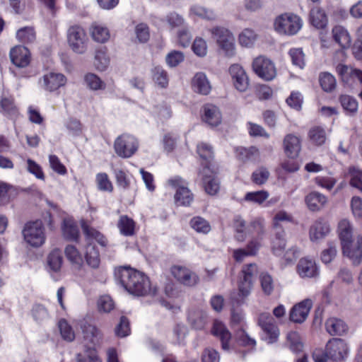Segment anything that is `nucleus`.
<instances>
[{"instance_id": "nucleus-20", "label": "nucleus", "mask_w": 362, "mask_h": 362, "mask_svg": "<svg viewBox=\"0 0 362 362\" xmlns=\"http://www.w3.org/2000/svg\"><path fill=\"white\" fill-rule=\"evenodd\" d=\"M42 81L43 88L46 90L52 92L64 86L66 83V78L62 74L49 72L43 76Z\"/></svg>"}, {"instance_id": "nucleus-19", "label": "nucleus", "mask_w": 362, "mask_h": 362, "mask_svg": "<svg viewBox=\"0 0 362 362\" xmlns=\"http://www.w3.org/2000/svg\"><path fill=\"white\" fill-rule=\"evenodd\" d=\"M10 58L15 66L24 68L30 64V52L24 46H16L10 51Z\"/></svg>"}, {"instance_id": "nucleus-24", "label": "nucleus", "mask_w": 362, "mask_h": 362, "mask_svg": "<svg viewBox=\"0 0 362 362\" xmlns=\"http://www.w3.org/2000/svg\"><path fill=\"white\" fill-rule=\"evenodd\" d=\"M192 87L194 92L204 95H208L211 90L210 82L203 72H198L194 76Z\"/></svg>"}, {"instance_id": "nucleus-42", "label": "nucleus", "mask_w": 362, "mask_h": 362, "mask_svg": "<svg viewBox=\"0 0 362 362\" xmlns=\"http://www.w3.org/2000/svg\"><path fill=\"white\" fill-rule=\"evenodd\" d=\"M310 140L317 146L322 145L326 141V133L322 127H314L308 132Z\"/></svg>"}, {"instance_id": "nucleus-61", "label": "nucleus", "mask_w": 362, "mask_h": 362, "mask_svg": "<svg viewBox=\"0 0 362 362\" xmlns=\"http://www.w3.org/2000/svg\"><path fill=\"white\" fill-rule=\"evenodd\" d=\"M96 182L98 187L101 191L112 192L113 187L112 182L108 178V176L105 173H98L96 175Z\"/></svg>"}, {"instance_id": "nucleus-50", "label": "nucleus", "mask_w": 362, "mask_h": 362, "mask_svg": "<svg viewBox=\"0 0 362 362\" xmlns=\"http://www.w3.org/2000/svg\"><path fill=\"white\" fill-rule=\"evenodd\" d=\"M319 81L322 88L325 92H331L336 87V79L334 76L329 73H322L320 75Z\"/></svg>"}, {"instance_id": "nucleus-54", "label": "nucleus", "mask_w": 362, "mask_h": 362, "mask_svg": "<svg viewBox=\"0 0 362 362\" xmlns=\"http://www.w3.org/2000/svg\"><path fill=\"white\" fill-rule=\"evenodd\" d=\"M59 329L60 331V334L62 335V337L67 341H72L75 339V334L72 329V327L68 324L66 320L62 319L59 320Z\"/></svg>"}, {"instance_id": "nucleus-12", "label": "nucleus", "mask_w": 362, "mask_h": 362, "mask_svg": "<svg viewBox=\"0 0 362 362\" xmlns=\"http://www.w3.org/2000/svg\"><path fill=\"white\" fill-rule=\"evenodd\" d=\"M283 147L286 156L294 159L301 151V139L296 134H288L283 139Z\"/></svg>"}, {"instance_id": "nucleus-1", "label": "nucleus", "mask_w": 362, "mask_h": 362, "mask_svg": "<svg viewBox=\"0 0 362 362\" xmlns=\"http://www.w3.org/2000/svg\"><path fill=\"white\" fill-rule=\"evenodd\" d=\"M115 277L131 294L141 296L154 293L148 278L137 270L127 267H120L115 272Z\"/></svg>"}, {"instance_id": "nucleus-28", "label": "nucleus", "mask_w": 362, "mask_h": 362, "mask_svg": "<svg viewBox=\"0 0 362 362\" xmlns=\"http://www.w3.org/2000/svg\"><path fill=\"white\" fill-rule=\"evenodd\" d=\"M327 332L332 336L342 335L346 332L348 327L345 322L338 318L332 317L325 322Z\"/></svg>"}, {"instance_id": "nucleus-31", "label": "nucleus", "mask_w": 362, "mask_h": 362, "mask_svg": "<svg viewBox=\"0 0 362 362\" xmlns=\"http://www.w3.org/2000/svg\"><path fill=\"white\" fill-rule=\"evenodd\" d=\"M64 254L73 267L78 269L81 268L83 264V257L74 245H68L64 249Z\"/></svg>"}, {"instance_id": "nucleus-16", "label": "nucleus", "mask_w": 362, "mask_h": 362, "mask_svg": "<svg viewBox=\"0 0 362 362\" xmlns=\"http://www.w3.org/2000/svg\"><path fill=\"white\" fill-rule=\"evenodd\" d=\"M83 339L93 347L100 346L103 341V334L100 330L93 325L85 322L81 326Z\"/></svg>"}, {"instance_id": "nucleus-23", "label": "nucleus", "mask_w": 362, "mask_h": 362, "mask_svg": "<svg viewBox=\"0 0 362 362\" xmlns=\"http://www.w3.org/2000/svg\"><path fill=\"white\" fill-rule=\"evenodd\" d=\"M337 232L341 245L352 242L354 226L349 219L343 218L339 221Z\"/></svg>"}, {"instance_id": "nucleus-49", "label": "nucleus", "mask_w": 362, "mask_h": 362, "mask_svg": "<svg viewBox=\"0 0 362 362\" xmlns=\"http://www.w3.org/2000/svg\"><path fill=\"white\" fill-rule=\"evenodd\" d=\"M257 40V35L254 30L246 28L239 35L238 40L240 45L249 47L253 45Z\"/></svg>"}, {"instance_id": "nucleus-46", "label": "nucleus", "mask_w": 362, "mask_h": 362, "mask_svg": "<svg viewBox=\"0 0 362 362\" xmlns=\"http://www.w3.org/2000/svg\"><path fill=\"white\" fill-rule=\"evenodd\" d=\"M16 37L23 43H31L35 40L36 35L33 27H25L17 31Z\"/></svg>"}, {"instance_id": "nucleus-39", "label": "nucleus", "mask_w": 362, "mask_h": 362, "mask_svg": "<svg viewBox=\"0 0 362 362\" xmlns=\"http://www.w3.org/2000/svg\"><path fill=\"white\" fill-rule=\"evenodd\" d=\"M63 257L59 249L53 250L47 257V263L49 268L54 272H59L62 267Z\"/></svg>"}, {"instance_id": "nucleus-59", "label": "nucleus", "mask_w": 362, "mask_h": 362, "mask_svg": "<svg viewBox=\"0 0 362 362\" xmlns=\"http://www.w3.org/2000/svg\"><path fill=\"white\" fill-rule=\"evenodd\" d=\"M197 153L206 161V163H202L203 167L209 166V160L213 158L212 147L207 144L202 143L197 146Z\"/></svg>"}, {"instance_id": "nucleus-4", "label": "nucleus", "mask_w": 362, "mask_h": 362, "mask_svg": "<svg viewBox=\"0 0 362 362\" xmlns=\"http://www.w3.org/2000/svg\"><path fill=\"white\" fill-rule=\"evenodd\" d=\"M302 27V21L294 14H282L274 21V28L280 34L293 35Z\"/></svg>"}, {"instance_id": "nucleus-21", "label": "nucleus", "mask_w": 362, "mask_h": 362, "mask_svg": "<svg viewBox=\"0 0 362 362\" xmlns=\"http://www.w3.org/2000/svg\"><path fill=\"white\" fill-rule=\"evenodd\" d=\"M252 288V282L240 279L238 282V293L233 292L230 299L233 305H240L250 296Z\"/></svg>"}, {"instance_id": "nucleus-27", "label": "nucleus", "mask_w": 362, "mask_h": 362, "mask_svg": "<svg viewBox=\"0 0 362 362\" xmlns=\"http://www.w3.org/2000/svg\"><path fill=\"white\" fill-rule=\"evenodd\" d=\"M204 121L211 127L218 126L221 122V115L218 108L212 105L204 107Z\"/></svg>"}, {"instance_id": "nucleus-43", "label": "nucleus", "mask_w": 362, "mask_h": 362, "mask_svg": "<svg viewBox=\"0 0 362 362\" xmlns=\"http://www.w3.org/2000/svg\"><path fill=\"white\" fill-rule=\"evenodd\" d=\"M236 156L241 161L246 162L253 159L255 156L259 154L258 149L255 146L248 148L244 147H237L235 148Z\"/></svg>"}, {"instance_id": "nucleus-56", "label": "nucleus", "mask_w": 362, "mask_h": 362, "mask_svg": "<svg viewBox=\"0 0 362 362\" xmlns=\"http://www.w3.org/2000/svg\"><path fill=\"white\" fill-rule=\"evenodd\" d=\"M95 66L100 71H104L110 64V59L107 53L103 49H98L95 55Z\"/></svg>"}, {"instance_id": "nucleus-57", "label": "nucleus", "mask_w": 362, "mask_h": 362, "mask_svg": "<svg viewBox=\"0 0 362 362\" xmlns=\"http://www.w3.org/2000/svg\"><path fill=\"white\" fill-rule=\"evenodd\" d=\"M349 173L351 176L350 185L362 192V171L356 167H350Z\"/></svg>"}, {"instance_id": "nucleus-63", "label": "nucleus", "mask_w": 362, "mask_h": 362, "mask_svg": "<svg viewBox=\"0 0 362 362\" xmlns=\"http://www.w3.org/2000/svg\"><path fill=\"white\" fill-rule=\"evenodd\" d=\"M289 55L293 65L303 68L305 65L304 54L300 48H293L290 49Z\"/></svg>"}, {"instance_id": "nucleus-33", "label": "nucleus", "mask_w": 362, "mask_h": 362, "mask_svg": "<svg viewBox=\"0 0 362 362\" xmlns=\"http://www.w3.org/2000/svg\"><path fill=\"white\" fill-rule=\"evenodd\" d=\"M85 258L86 263L90 267L96 269L99 267L100 262L99 252L93 243L87 244Z\"/></svg>"}, {"instance_id": "nucleus-10", "label": "nucleus", "mask_w": 362, "mask_h": 362, "mask_svg": "<svg viewBox=\"0 0 362 362\" xmlns=\"http://www.w3.org/2000/svg\"><path fill=\"white\" fill-rule=\"evenodd\" d=\"M327 354L329 358L333 361H341L348 354V347L346 342L339 338H333L326 344Z\"/></svg>"}, {"instance_id": "nucleus-62", "label": "nucleus", "mask_w": 362, "mask_h": 362, "mask_svg": "<svg viewBox=\"0 0 362 362\" xmlns=\"http://www.w3.org/2000/svg\"><path fill=\"white\" fill-rule=\"evenodd\" d=\"M184 54L180 51H172L166 56L165 61L170 67H175L184 60Z\"/></svg>"}, {"instance_id": "nucleus-55", "label": "nucleus", "mask_w": 362, "mask_h": 362, "mask_svg": "<svg viewBox=\"0 0 362 362\" xmlns=\"http://www.w3.org/2000/svg\"><path fill=\"white\" fill-rule=\"evenodd\" d=\"M85 81L86 85L93 90H103L105 88V83L94 74H86Z\"/></svg>"}, {"instance_id": "nucleus-11", "label": "nucleus", "mask_w": 362, "mask_h": 362, "mask_svg": "<svg viewBox=\"0 0 362 362\" xmlns=\"http://www.w3.org/2000/svg\"><path fill=\"white\" fill-rule=\"evenodd\" d=\"M171 274L180 284L187 286H194L199 281V276L189 269L182 266H173Z\"/></svg>"}, {"instance_id": "nucleus-48", "label": "nucleus", "mask_w": 362, "mask_h": 362, "mask_svg": "<svg viewBox=\"0 0 362 362\" xmlns=\"http://www.w3.org/2000/svg\"><path fill=\"white\" fill-rule=\"evenodd\" d=\"M235 338L237 343L243 346H248L254 348L256 346V341L254 339L251 338L243 329H238L235 334Z\"/></svg>"}, {"instance_id": "nucleus-47", "label": "nucleus", "mask_w": 362, "mask_h": 362, "mask_svg": "<svg viewBox=\"0 0 362 362\" xmlns=\"http://www.w3.org/2000/svg\"><path fill=\"white\" fill-rule=\"evenodd\" d=\"M286 341L289 349L293 352H300L303 349V343L299 334L296 332H290L287 334Z\"/></svg>"}, {"instance_id": "nucleus-18", "label": "nucleus", "mask_w": 362, "mask_h": 362, "mask_svg": "<svg viewBox=\"0 0 362 362\" xmlns=\"http://www.w3.org/2000/svg\"><path fill=\"white\" fill-rule=\"evenodd\" d=\"M330 230L329 222L323 218H319L316 220L310 228V239L313 242H317L325 238L330 233Z\"/></svg>"}, {"instance_id": "nucleus-6", "label": "nucleus", "mask_w": 362, "mask_h": 362, "mask_svg": "<svg viewBox=\"0 0 362 362\" xmlns=\"http://www.w3.org/2000/svg\"><path fill=\"white\" fill-rule=\"evenodd\" d=\"M67 40L71 49L78 54L86 50L88 37L86 32L79 25L71 26L67 31Z\"/></svg>"}, {"instance_id": "nucleus-45", "label": "nucleus", "mask_w": 362, "mask_h": 362, "mask_svg": "<svg viewBox=\"0 0 362 362\" xmlns=\"http://www.w3.org/2000/svg\"><path fill=\"white\" fill-rule=\"evenodd\" d=\"M191 227L197 233L206 234L211 230L209 223L200 216H196L190 221Z\"/></svg>"}, {"instance_id": "nucleus-2", "label": "nucleus", "mask_w": 362, "mask_h": 362, "mask_svg": "<svg viewBox=\"0 0 362 362\" xmlns=\"http://www.w3.org/2000/svg\"><path fill=\"white\" fill-rule=\"evenodd\" d=\"M212 38L226 57H232L235 54V37L226 28L216 26L209 30Z\"/></svg>"}, {"instance_id": "nucleus-30", "label": "nucleus", "mask_w": 362, "mask_h": 362, "mask_svg": "<svg viewBox=\"0 0 362 362\" xmlns=\"http://www.w3.org/2000/svg\"><path fill=\"white\" fill-rule=\"evenodd\" d=\"M310 21L316 28L323 29L327 26V18L322 8L314 7L310 12Z\"/></svg>"}, {"instance_id": "nucleus-35", "label": "nucleus", "mask_w": 362, "mask_h": 362, "mask_svg": "<svg viewBox=\"0 0 362 362\" xmlns=\"http://www.w3.org/2000/svg\"><path fill=\"white\" fill-rule=\"evenodd\" d=\"M62 232L64 237L69 240H77L79 231L77 225L71 220H64Z\"/></svg>"}, {"instance_id": "nucleus-15", "label": "nucleus", "mask_w": 362, "mask_h": 362, "mask_svg": "<svg viewBox=\"0 0 362 362\" xmlns=\"http://www.w3.org/2000/svg\"><path fill=\"white\" fill-rule=\"evenodd\" d=\"M342 252L348 257L353 264L358 265L362 261V238L358 237L355 244L353 241L341 245Z\"/></svg>"}, {"instance_id": "nucleus-3", "label": "nucleus", "mask_w": 362, "mask_h": 362, "mask_svg": "<svg viewBox=\"0 0 362 362\" xmlns=\"http://www.w3.org/2000/svg\"><path fill=\"white\" fill-rule=\"evenodd\" d=\"M45 228L41 221L25 223L22 230L25 241L32 247L41 246L45 240Z\"/></svg>"}, {"instance_id": "nucleus-34", "label": "nucleus", "mask_w": 362, "mask_h": 362, "mask_svg": "<svg viewBox=\"0 0 362 362\" xmlns=\"http://www.w3.org/2000/svg\"><path fill=\"white\" fill-rule=\"evenodd\" d=\"M333 37L342 48L349 47L351 45V37L347 30L340 25H337L332 29Z\"/></svg>"}, {"instance_id": "nucleus-40", "label": "nucleus", "mask_w": 362, "mask_h": 362, "mask_svg": "<svg viewBox=\"0 0 362 362\" xmlns=\"http://www.w3.org/2000/svg\"><path fill=\"white\" fill-rule=\"evenodd\" d=\"M153 80L161 88H165L168 84V76L161 66H155L152 71Z\"/></svg>"}, {"instance_id": "nucleus-64", "label": "nucleus", "mask_w": 362, "mask_h": 362, "mask_svg": "<svg viewBox=\"0 0 362 362\" xmlns=\"http://www.w3.org/2000/svg\"><path fill=\"white\" fill-rule=\"evenodd\" d=\"M351 212L357 219H362V199L358 196H354L350 202Z\"/></svg>"}, {"instance_id": "nucleus-13", "label": "nucleus", "mask_w": 362, "mask_h": 362, "mask_svg": "<svg viewBox=\"0 0 362 362\" xmlns=\"http://www.w3.org/2000/svg\"><path fill=\"white\" fill-rule=\"evenodd\" d=\"M229 72L235 88L241 92L245 91L249 86V79L243 67L237 64H233Z\"/></svg>"}, {"instance_id": "nucleus-22", "label": "nucleus", "mask_w": 362, "mask_h": 362, "mask_svg": "<svg viewBox=\"0 0 362 362\" xmlns=\"http://www.w3.org/2000/svg\"><path fill=\"white\" fill-rule=\"evenodd\" d=\"M211 333L221 340V346L223 350H229V342L231 339V334L225 325L220 321H214Z\"/></svg>"}, {"instance_id": "nucleus-17", "label": "nucleus", "mask_w": 362, "mask_h": 362, "mask_svg": "<svg viewBox=\"0 0 362 362\" xmlns=\"http://www.w3.org/2000/svg\"><path fill=\"white\" fill-rule=\"evenodd\" d=\"M313 303L305 299L295 305L290 311V320L296 323H302L307 318L312 308Z\"/></svg>"}, {"instance_id": "nucleus-8", "label": "nucleus", "mask_w": 362, "mask_h": 362, "mask_svg": "<svg viewBox=\"0 0 362 362\" xmlns=\"http://www.w3.org/2000/svg\"><path fill=\"white\" fill-rule=\"evenodd\" d=\"M252 66L254 72L265 81H271L276 75L274 63L265 57L259 56L254 59Z\"/></svg>"}, {"instance_id": "nucleus-53", "label": "nucleus", "mask_w": 362, "mask_h": 362, "mask_svg": "<svg viewBox=\"0 0 362 362\" xmlns=\"http://www.w3.org/2000/svg\"><path fill=\"white\" fill-rule=\"evenodd\" d=\"M259 281L263 293L269 296L274 291V281L271 275L267 272H263L259 276Z\"/></svg>"}, {"instance_id": "nucleus-37", "label": "nucleus", "mask_w": 362, "mask_h": 362, "mask_svg": "<svg viewBox=\"0 0 362 362\" xmlns=\"http://www.w3.org/2000/svg\"><path fill=\"white\" fill-rule=\"evenodd\" d=\"M337 71L341 76L342 80H347V76L357 78L362 83V71L357 69L350 68L346 65L339 64L337 66Z\"/></svg>"}, {"instance_id": "nucleus-36", "label": "nucleus", "mask_w": 362, "mask_h": 362, "mask_svg": "<svg viewBox=\"0 0 362 362\" xmlns=\"http://www.w3.org/2000/svg\"><path fill=\"white\" fill-rule=\"evenodd\" d=\"M90 34L93 39L100 43H104L110 38V33L106 27L93 24L90 28Z\"/></svg>"}, {"instance_id": "nucleus-25", "label": "nucleus", "mask_w": 362, "mask_h": 362, "mask_svg": "<svg viewBox=\"0 0 362 362\" xmlns=\"http://www.w3.org/2000/svg\"><path fill=\"white\" fill-rule=\"evenodd\" d=\"M297 272L302 278H312L318 274L317 267L315 261L307 258L300 259L297 264Z\"/></svg>"}, {"instance_id": "nucleus-32", "label": "nucleus", "mask_w": 362, "mask_h": 362, "mask_svg": "<svg viewBox=\"0 0 362 362\" xmlns=\"http://www.w3.org/2000/svg\"><path fill=\"white\" fill-rule=\"evenodd\" d=\"M136 223L129 216L124 215L119 217L117 222V227L122 235L124 236H132L135 233Z\"/></svg>"}, {"instance_id": "nucleus-14", "label": "nucleus", "mask_w": 362, "mask_h": 362, "mask_svg": "<svg viewBox=\"0 0 362 362\" xmlns=\"http://www.w3.org/2000/svg\"><path fill=\"white\" fill-rule=\"evenodd\" d=\"M205 191L210 195L216 194L220 188L218 180L214 177V172L209 166H204L202 170L199 171Z\"/></svg>"}, {"instance_id": "nucleus-52", "label": "nucleus", "mask_w": 362, "mask_h": 362, "mask_svg": "<svg viewBox=\"0 0 362 362\" xmlns=\"http://www.w3.org/2000/svg\"><path fill=\"white\" fill-rule=\"evenodd\" d=\"M206 315L201 310H193L189 313L188 320L195 329H200L205 324Z\"/></svg>"}, {"instance_id": "nucleus-26", "label": "nucleus", "mask_w": 362, "mask_h": 362, "mask_svg": "<svg viewBox=\"0 0 362 362\" xmlns=\"http://www.w3.org/2000/svg\"><path fill=\"white\" fill-rule=\"evenodd\" d=\"M327 202V198L317 192H313L305 197V203L310 211H317L323 208Z\"/></svg>"}, {"instance_id": "nucleus-44", "label": "nucleus", "mask_w": 362, "mask_h": 362, "mask_svg": "<svg viewBox=\"0 0 362 362\" xmlns=\"http://www.w3.org/2000/svg\"><path fill=\"white\" fill-rule=\"evenodd\" d=\"M269 194L267 191L260 190L246 193L244 199L246 202L260 205L269 198Z\"/></svg>"}, {"instance_id": "nucleus-51", "label": "nucleus", "mask_w": 362, "mask_h": 362, "mask_svg": "<svg viewBox=\"0 0 362 362\" xmlns=\"http://www.w3.org/2000/svg\"><path fill=\"white\" fill-rule=\"evenodd\" d=\"M339 101L343 108L350 114H354L358 110L357 100L348 95H341L339 97Z\"/></svg>"}, {"instance_id": "nucleus-58", "label": "nucleus", "mask_w": 362, "mask_h": 362, "mask_svg": "<svg viewBox=\"0 0 362 362\" xmlns=\"http://www.w3.org/2000/svg\"><path fill=\"white\" fill-rule=\"evenodd\" d=\"M337 253V244L333 242H328L327 248L322 252L321 259L324 263L328 264L334 259Z\"/></svg>"}, {"instance_id": "nucleus-9", "label": "nucleus", "mask_w": 362, "mask_h": 362, "mask_svg": "<svg viewBox=\"0 0 362 362\" xmlns=\"http://www.w3.org/2000/svg\"><path fill=\"white\" fill-rule=\"evenodd\" d=\"M168 183L176 189L175 201L177 205L189 206L193 201V194L190 190L185 186V181L180 177H175L168 180Z\"/></svg>"}, {"instance_id": "nucleus-41", "label": "nucleus", "mask_w": 362, "mask_h": 362, "mask_svg": "<svg viewBox=\"0 0 362 362\" xmlns=\"http://www.w3.org/2000/svg\"><path fill=\"white\" fill-rule=\"evenodd\" d=\"M284 235L285 233L284 230L276 232L275 238L272 241V250L273 253L276 256H280L284 253L286 246Z\"/></svg>"}, {"instance_id": "nucleus-38", "label": "nucleus", "mask_w": 362, "mask_h": 362, "mask_svg": "<svg viewBox=\"0 0 362 362\" xmlns=\"http://www.w3.org/2000/svg\"><path fill=\"white\" fill-rule=\"evenodd\" d=\"M269 177V170L266 167L260 166L252 173L251 180L257 185H263L267 182Z\"/></svg>"}, {"instance_id": "nucleus-60", "label": "nucleus", "mask_w": 362, "mask_h": 362, "mask_svg": "<svg viewBox=\"0 0 362 362\" xmlns=\"http://www.w3.org/2000/svg\"><path fill=\"white\" fill-rule=\"evenodd\" d=\"M257 274V265L255 263L245 264L241 270L240 279L252 282L253 277Z\"/></svg>"}, {"instance_id": "nucleus-5", "label": "nucleus", "mask_w": 362, "mask_h": 362, "mask_svg": "<svg viewBox=\"0 0 362 362\" xmlns=\"http://www.w3.org/2000/svg\"><path fill=\"white\" fill-rule=\"evenodd\" d=\"M136 139L127 134L118 136L114 142V149L116 154L123 158L132 157L138 149Z\"/></svg>"}, {"instance_id": "nucleus-7", "label": "nucleus", "mask_w": 362, "mask_h": 362, "mask_svg": "<svg viewBox=\"0 0 362 362\" xmlns=\"http://www.w3.org/2000/svg\"><path fill=\"white\" fill-rule=\"evenodd\" d=\"M258 325L265 335V340L269 344L277 341L279 337V329L272 316L269 313H262L258 317Z\"/></svg>"}, {"instance_id": "nucleus-29", "label": "nucleus", "mask_w": 362, "mask_h": 362, "mask_svg": "<svg viewBox=\"0 0 362 362\" xmlns=\"http://www.w3.org/2000/svg\"><path fill=\"white\" fill-rule=\"evenodd\" d=\"M83 232L86 236L88 243H92L93 240H96L101 246H106L107 240L104 235L96 229L90 227L86 222L81 223Z\"/></svg>"}]
</instances>
